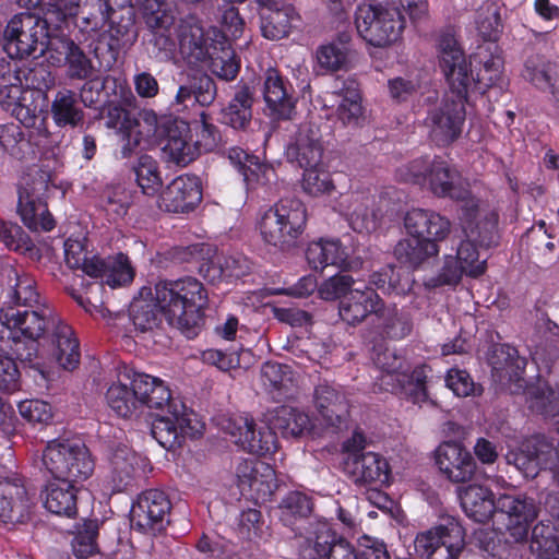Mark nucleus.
<instances>
[{
  "label": "nucleus",
  "mask_w": 559,
  "mask_h": 559,
  "mask_svg": "<svg viewBox=\"0 0 559 559\" xmlns=\"http://www.w3.org/2000/svg\"><path fill=\"white\" fill-rule=\"evenodd\" d=\"M0 322L9 330L10 349L22 364L31 368L39 367L38 340L51 333V342L56 345L53 356L58 364L68 370L78 366L79 342L72 337V329L62 323L49 308L1 309Z\"/></svg>",
  "instance_id": "1"
},
{
  "label": "nucleus",
  "mask_w": 559,
  "mask_h": 559,
  "mask_svg": "<svg viewBox=\"0 0 559 559\" xmlns=\"http://www.w3.org/2000/svg\"><path fill=\"white\" fill-rule=\"evenodd\" d=\"M155 300L164 310L165 322L186 337H195L204 324L209 296L203 284L192 276L177 280L158 278Z\"/></svg>",
  "instance_id": "2"
},
{
  "label": "nucleus",
  "mask_w": 559,
  "mask_h": 559,
  "mask_svg": "<svg viewBox=\"0 0 559 559\" xmlns=\"http://www.w3.org/2000/svg\"><path fill=\"white\" fill-rule=\"evenodd\" d=\"M411 238L400 240L394 248L395 258L411 267H418L439 253V241L447 238L451 223L430 210L413 209L404 217Z\"/></svg>",
  "instance_id": "3"
},
{
  "label": "nucleus",
  "mask_w": 559,
  "mask_h": 559,
  "mask_svg": "<svg viewBox=\"0 0 559 559\" xmlns=\"http://www.w3.org/2000/svg\"><path fill=\"white\" fill-rule=\"evenodd\" d=\"M307 223V211L298 199H283L266 210L259 221L262 240L282 251L294 248Z\"/></svg>",
  "instance_id": "4"
},
{
  "label": "nucleus",
  "mask_w": 559,
  "mask_h": 559,
  "mask_svg": "<svg viewBox=\"0 0 559 559\" xmlns=\"http://www.w3.org/2000/svg\"><path fill=\"white\" fill-rule=\"evenodd\" d=\"M43 464L56 480L74 485L86 480L95 467L88 448L76 439L49 441L43 453Z\"/></svg>",
  "instance_id": "5"
},
{
  "label": "nucleus",
  "mask_w": 559,
  "mask_h": 559,
  "mask_svg": "<svg viewBox=\"0 0 559 559\" xmlns=\"http://www.w3.org/2000/svg\"><path fill=\"white\" fill-rule=\"evenodd\" d=\"M358 35L370 46L385 48L395 44L405 28V19L397 8L359 4L355 12Z\"/></svg>",
  "instance_id": "6"
},
{
  "label": "nucleus",
  "mask_w": 559,
  "mask_h": 559,
  "mask_svg": "<svg viewBox=\"0 0 559 559\" xmlns=\"http://www.w3.org/2000/svg\"><path fill=\"white\" fill-rule=\"evenodd\" d=\"M66 262L70 269H81L90 277L102 278L112 288L130 284L135 275L127 254L87 257L79 242L66 243Z\"/></svg>",
  "instance_id": "7"
},
{
  "label": "nucleus",
  "mask_w": 559,
  "mask_h": 559,
  "mask_svg": "<svg viewBox=\"0 0 559 559\" xmlns=\"http://www.w3.org/2000/svg\"><path fill=\"white\" fill-rule=\"evenodd\" d=\"M48 36V20L32 13H19L4 29L3 50L11 59H23L35 55Z\"/></svg>",
  "instance_id": "8"
},
{
  "label": "nucleus",
  "mask_w": 559,
  "mask_h": 559,
  "mask_svg": "<svg viewBox=\"0 0 559 559\" xmlns=\"http://www.w3.org/2000/svg\"><path fill=\"white\" fill-rule=\"evenodd\" d=\"M461 506L465 514L475 522L485 523L493 513L532 515L531 504L520 501L515 496L501 495L497 499L486 487L469 485L460 491Z\"/></svg>",
  "instance_id": "9"
},
{
  "label": "nucleus",
  "mask_w": 559,
  "mask_h": 559,
  "mask_svg": "<svg viewBox=\"0 0 559 559\" xmlns=\"http://www.w3.org/2000/svg\"><path fill=\"white\" fill-rule=\"evenodd\" d=\"M467 96L450 92L427 109L424 123L429 130L431 140L438 145H448L460 136L466 116Z\"/></svg>",
  "instance_id": "10"
},
{
  "label": "nucleus",
  "mask_w": 559,
  "mask_h": 559,
  "mask_svg": "<svg viewBox=\"0 0 559 559\" xmlns=\"http://www.w3.org/2000/svg\"><path fill=\"white\" fill-rule=\"evenodd\" d=\"M439 63L450 86L455 95H468L476 87V79L473 75L471 64L453 35L447 33L439 38Z\"/></svg>",
  "instance_id": "11"
},
{
  "label": "nucleus",
  "mask_w": 559,
  "mask_h": 559,
  "mask_svg": "<svg viewBox=\"0 0 559 559\" xmlns=\"http://www.w3.org/2000/svg\"><path fill=\"white\" fill-rule=\"evenodd\" d=\"M419 162L412 164V173L418 180L419 177L428 179L430 190L440 198H450L461 205L472 199L474 195L469 190V185L464 180L461 174L444 160H433L424 171L417 169Z\"/></svg>",
  "instance_id": "12"
},
{
  "label": "nucleus",
  "mask_w": 559,
  "mask_h": 559,
  "mask_svg": "<svg viewBox=\"0 0 559 559\" xmlns=\"http://www.w3.org/2000/svg\"><path fill=\"white\" fill-rule=\"evenodd\" d=\"M152 421V436L166 450L180 448L186 436L193 437L198 430L192 425L191 416L182 404L169 403Z\"/></svg>",
  "instance_id": "13"
},
{
  "label": "nucleus",
  "mask_w": 559,
  "mask_h": 559,
  "mask_svg": "<svg viewBox=\"0 0 559 559\" xmlns=\"http://www.w3.org/2000/svg\"><path fill=\"white\" fill-rule=\"evenodd\" d=\"M171 509L167 495L158 489L142 492L130 511L131 524L142 533L156 535L163 532L169 523L168 514Z\"/></svg>",
  "instance_id": "14"
},
{
  "label": "nucleus",
  "mask_w": 559,
  "mask_h": 559,
  "mask_svg": "<svg viewBox=\"0 0 559 559\" xmlns=\"http://www.w3.org/2000/svg\"><path fill=\"white\" fill-rule=\"evenodd\" d=\"M460 221L464 237L489 249L499 243L498 214L493 211L479 212V202L473 197L460 207Z\"/></svg>",
  "instance_id": "15"
},
{
  "label": "nucleus",
  "mask_w": 559,
  "mask_h": 559,
  "mask_svg": "<svg viewBox=\"0 0 559 559\" xmlns=\"http://www.w3.org/2000/svg\"><path fill=\"white\" fill-rule=\"evenodd\" d=\"M292 545L299 559H328L336 543L345 539L332 531L325 522L309 521L307 526L297 528Z\"/></svg>",
  "instance_id": "16"
},
{
  "label": "nucleus",
  "mask_w": 559,
  "mask_h": 559,
  "mask_svg": "<svg viewBox=\"0 0 559 559\" xmlns=\"http://www.w3.org/2000/svg\"><path fill=\"white\" fill-rule=\"evenodd\" d=\"M324 146L320 127L311 121L299 124L285 151L289 163H296L300 168L318 167L322 165Z\"/></svg>",
  "instance_id": "17"
},
{
  "label": "nucleus",
  "mask_w": 559,
  "mask_h": 559,
  "mask_svg": "<svg viewBox=\"0 0 559 559\" xmlns=\"http://www.w3.org/2000/svg\"><path fill=\"white\" fill-rule=\"evenodd\" d=\"M435 459L439 471L453 484L477 479V463L472 453L459 442L441 443L435 452Z\"/></svg>",
  "instance_id": "18"
},
{
  "label": "nucleus",
  "mask_w": 559,
  "mask_h": 559,
  "mask_svg": "<svg viewBox=\"0 0 559 559\" xmlns=\"http://www.w3.org/2000/svg\"><path fill=\"white\" fill-rule=\"evenodd\" d=\"M227 430L236 444L257 455L274 453L277 450V437L267 421L258 427L252 418L239 416L229 420Z\"/></svg>",
  "instance_id": "19"
},
{
  "label": "nucleus",
  "mask_w": 559,
  "mask_h": 559,
  "mask_svg": "<svg viewBox=\"0 0 559 559\" xmlns=\"http://www.w3.org/2000/svg\"><path fill=\"white\" fill-rule=\"evenodd\" d=\"M262 94L272 119L293 120L295 118L297 98L292 85L278 70L269 68L264 72Z\"/></svg>",
  "instance_id": "20"
},
{
  "label": "nucleus",
  "mask_w": 559,
  "mask_h": 559,
  "mask_svg": "<svg viewBox=\"0 0 559 559\" xmlns=\"http://www.w3.org/2000/svg\"><path fill=\"white\" fill-rule=\"evenodd\" d=\"M492 377L502 385H508L513 394H519L525 389L523 373L526 359L519 356V352L507 344L492 346L489 358Z\"/></svg>",
  "instance_id": "21"
},
{
  "label": "nucleus",
  "mask_w": 559,
  "mask_h": 559,
  "mask_svg": "<svg viewBox=\"0 0 559 559\" xmlns=\"http://www.w3.org/2000/svg\"><path fill=\"white\" fill-rule=\"evenodd\" d=\"M106 67L111 68L121 51L130 49L138 39L139 33L135 26V14L131 8L114 10L109 13Z\"/></svg>",
  "instance_id": "22"
},
{
  "label": "nucleus",
  "mask_w": 559,
  "mask_h": 559,
  "mask_svg": "<svg viewBox=\"0 0 559 559\" xmlns=\"http://www.w3.org/2000/svg\"><path fill=\"white\" fill-rule=\"evenodd\" d=\"M201 201L202 187L194 175L176 177L160 194V206L171 213L192 212Z\"/></svg>",
  "instance_id": "23"
},
{
  "label": "nucleus",
  "mask_w": 559,
  "mask_h": 559,
  "mask_svg": "<svg viewBox=\"0 0 559 559\" xmlns=\"http://www.w3.org/2000/svg\"><path fill=\"white\" fill-rule=\"evenodd\" d=\"M345 474L359 486H382L390 481L391 469L388 461L381 454L367 452L359 459L343 460Z\"/></svg>",
  "instance_id": "24"
},
{
  "label": "nucleus",
  "mask_w": 559,
  "mask_h": 559,
  "mask_svg": "<svg viewBox=\"0 0 559 559\" xmlns=\"http://www.w3.org/2000/svg\"><path fill=\"white\" fill-rule=\"evenodd\" d=\"M313 406L326 426L340 428L349 415V404L344 392L328 381L313 390Z\"/></svg>",
  "instance_id": "25"
},
{
  "label": "nucleus",
  "mask_w": 559,
  "mask_h": 559,
  "mask_svg": "<svg viewBox=\"0 0 559 559\" xmlns=\"http://www.w3.org/2000/svg\"><path fill=\"white\" fill-rule=\"evenodd\" d=\"M238 487L249 490L255 499L267 500L276 488L274 469L265 463L243 460L236 468Z\"/></svg>",
  "instance_id": "26"
},
{
  "label": "nucleus",
  "mask_w": 559,
  "mask_h": 559,
  "mask_svg": "<svg viewBox=\"0 0 559 559\" xmlns=\"http://www.w3.org/2000/svg\"><path fill=\"white\" fill-rule=\"evenodd\" d=\"M309 265L318 271L329 265L344 271L358 270L362 265L360 258H349L338 240H319L311 242L306 250Z\"/></svg>",
  "instance_id": "27"
},
{
  "label": "nucleus",
  "mask_w": 559,
  "mask_h": 559,
  "mask_svg": "<svg viewBox=\"0 0 559 559\" xmlns=\"http://www.w3.org/2000/svg\"><path fill=\"white\" fill-rule=\"evenodd\" d=\"M217 96V86L212 76L204 72L192 71L181 74V80L173 105L188 107V102H195L202 107L212 105Z\"/></svg>",
  "instance_id": "28"
},
{
  "label": "nucleus",
  "mask_w": 559,
  "mask_h": 559,
  "mask_svg": "<svg viewBox=\"0 0 559 559\" xmlns=\"http://www.w3.org/2000/svg\"><path fill=\"white\" fill-rule=\"evenodd\" d=\"M261 8V33L270 40H280L290 33L292 24L298 14L289 4H281L277 0H257Z\"/></svg>",
  "instance_id": "29"
},
{
  "label": "nucleus",
  "mask_w": 559,
  "mask_h": 559,
  "mask_svg": "<svg viewBox=\"0 0 559 559\" xmlns=\"http://www.w3.org/2000/svg\"><path fill=\"white\" fill-rule=\"evenodd\" d=\"M374 333L382 340L400 341L411 335L414 323L412 314L399 308L395 304H385L378 307L376 317L372 319Z\"/></svg>",
  "instance_id": "30"
},
{
  "label": "nucleus",
  "mask_w": 559,
  "mask_h": 559,
  "mask_svg": "<svg viewBox=\"0 0 559 559\" xmlns=\"http://www.w3.org/2000/svg\"><path fill=\"white\" fill-rule=\"evenodd\" d=\"M382 305V298L371 287L365 289L355 288L341 300L338 313L343 321L350 325L364 322L370 314H377L378 307Z\"/></svg>",
  "instance_id": "31"
},
{
  "label": "nucleus",
  "mask_w": 559,
  "mask_h": 559,
  "mask_svg": "<svg viewBox=\"0 0 559 559\" xmlns=\"http://www.w3.org/2000/svg\"><path fill=\"white\" fill-rule=\"evenodd\" d=\"M130 317L135 329L142 333L153 332L163 326L164 310L155 300V292L152 287L143 286L139 290V296L131 302Z\"/></svg>",
  "instance_id": "32"
},
{
  "label": "nucleus",
  "mask_w": 559,
  "mask_h": 559,
  "mask_svg": "<svg viewBox=\"0 0 559 559\" xmlns=\"http://www.w3.org/2000/svg\"><path fill=\"white\" fill-rule=\"evenodd\" d=\"M255 102V88L240 81L228 105L222 109V123L235 129L247 130L252 120V107Z\"/></svg>",
  "instance_id": "33"
},
{
  "label": "nucleus",
  "mask_w": 559,
  "mask_h": 559,
  "mask_svg": "<svg viewBox=\"0 0 559 559\" xmlns=\"http://www.w3.org/2000/svg\"><path fill=\"white\" fill-rule=\"evenodd\" d=\"M17 213L24 225L33 231H50L55 227L47 204L28 186L19 188Z\"/></svg>",
  "instance_id": "34"
},
{
  "label": "nucleus",
  "mask_w": 559,
  "mask_h": 559,
  "mask_svg": "<svg viewBox=\"0 0 559 559\" xmlns=\"http://www.w3.org/2000/svg\"><path fill=\"white\" fill-rule=\"evenodd\" d=\"M130 379V377H128ZM138 400H140V408L146 406L164 411V407L171 400L169 389L158 378L152 377L146 373L134 372L131 378Z\"/></svg>",
  "instance_id": "35"
},
{
  "label": "nucleus",
  "mask_w": 559,
  "mask_h": 559,
  "mask_svg": "<svg viewBox=\"0 0 559 559\" xmlns=\"http://www.w3.org/2000/svg\"><path fill=\"white\" fill-rule=\"evenodd\" d=\"M269 423L274 431L285 438H299L312 428L311 419L307 413L292 406L276 407L269 414Z\"/></svg>",
  "instance_id": "36"
},
{
  "label": "nucleus",
  "mask_w": 559,
  "mask_h": 559,
  "mask_svg": "<svg viewBox=\"0 0 559 559\" xmlns=\"http://www.w3.org/2000/svg\"><path fill=\"white\" fill-rule=\"evenodd\" d=\"M214 34L212 51L206 58L210 61V69L217 78L233 81L239 72L240 63L226 37L216 31H214Z\"/></svg>",
  "instance_id": "37"
},
{
  "label": "nucleus",
  "mask_w": 559,
  "mask_h": 559,
  "mask_svg": "<svg viewBox=\"0 0 559 559\" xmlns=\"http://www.w3.org/2000/svg\"><path fill=\"white\" fill-rule=\"evenodd\" d=\"M3 273L11 290L10 302L16 308H33L39 298L35 289V280L23 270L14 266L4 267Z\"/></svg>",
  "instance_id": "38"
},
{
  "label": "nucleus",
  "mask_w": 559,
  "mask_h": 559,
  "mask_svg": "<svg viewBox=\"0 0 559 559\" xmlns=\"http://www.w3.org/2000/svg\"><path fill=\"white\" fill-rule=\"evenodd\" d=\"M45 508L57 515L73 516L76 514V487L74 484L50 483L45 491Z\"/></svg>",
  "instance_id": "39"
},
{
  "label": "nucleus",
  "mask_w": 559,
  "mask_h": 559,
  "mask_svg": "<svg viewBox=\"0 0 559 559\" xmlns=\"http://www.w3.org/2000/svg\"><path fill=\"white\" fill-rule=\"evenodd\" d=\"M27 491L17 479L0 480V520L12 521L14 514L22 515L28 507Z\"/></svg>",
  "instance_id": "40"
},
{
  "label": "nucleus",
  "mask_w": 559,
  "mask_h": 559,
  "mask_svg": "<svg viewBox=\"0 0 559 559\" xmlns=\"http://www.w3.org/2000/svg\"><path fill=\"white\" fill-rule=\"evenodd\" d=\"M522 75L537 88L549 92L555 99H559V74L550 63L539 57H531L525 62Z\"/></svg>",
  "instance_id": "41"
},
{
  "label": "nucleus",
  "mask_w": 559,
  "mask_h": 559,
  "mask_svg": "<svg viewBox=\"0 0 559 559\" xmlns=\"http://www.w3.org/2000/svg\"><path fill=\"white\" fill-rule=\"evenodd\" d=\"M189 26L182 24L179 32V44L182 53L193 61H204L212 51V41L205 36L203 27L194 19Z\"/></svg>",
  "instance_id": "42"
},
{
  "label": "nucleus",
  "mask_w": 559,
  "mask_h": 559,
  "mask_svg": "<svg viewBox=\"0 0 559 559\" xmlns=\"http://www.w3.org/2000/svg\"><path fill=\"white\" fill-rule=\"evenodd\" d=\"M51 115L58 127L76 128L84 121V111L79 107L76 95L71 90L57 93L51 103Z\"/></svg>",
  "instance_id": "43"
},
{
  "label": "nucleus",
  "mask_w": 559,
  "mask_h": 559,
  "mask_svg": "<svg viewBox=\"0 0 559 559\" xmlns=\"http://www.w3.org/2000/svg\"><path fill=\"white\" fill-rule=\"evenodd\" d=\"M525 394L528 408L546 419L555 420L558 424L559 433V390L548 385H537L528 388Z\"/></svg>",
  "instance_id": "44"
},
{
  "label": "nucleus",
  "mask_w": 559,
  "mask_h": 559,
  "mask_svg": "<svg viewBox=\"0 0 559 559\" xmlns=\"http://www.w3.org/2000/svg\"><path fill=\"white\" fill-rule=\"evenodd\" d=\"M108 406L120 417L131 418L140 412V400H138L132 382L124 383L119 380L112 383L106 392Z\"/></svg>",
  "instance_id": "45"
},
{
  "label": "nucleus",
  "mask_w": 559,
  "mask_h": 559,
  "mask_svg": "<svg viewBox=\"0 0 559 559\" xmlns=\"http://www.w3.org/2000/svg\"><path fill=\"white\" fill-rule=\"evenodd\" d=\"M131 171L135 181L146 195H154L163 187V180L157 160L147 154H141L134 162L130 163Z\"/></svg>",
  "instance_id": "46"
},
{
  "label": "nucleus",
  "mask_w": 559,
  "mask_h": 559,
  "mask_svg": "<svg viewBox=\"0 0 559 559\" xmlns=\"http://www.w3.org/2000/svg\"><path fill=\"white\" fill-rule=\"evenodd\" d=\"M530 549L539 559H555L559 557V540L556 527L550 521L542 520L533 527Z\"/></svg>",
  "instance_id": "47"
},
{
  "label": "nucleus",
  "mask_w": 559,
  "mask_h": 559,
  "mask_svg": "<svg viewBox=\"0 0 559 559\" xmlns=\"http://www.w3.org/2000/svg\"><path fill=\"white\" fill-rule=\"evenodd\" d=\"M280 519L286 525H294L297 521H312L313 500L301 491H289L280 502Z\"/></svg>",
  "instance_id": "48"
},
{
  "label": "nucleus",
  "mask_w": 559,
  "mask_h": 559,
  "mask_svg": "<svg viewBox=\"0 0 559 559\" xmlns=\"http://www.w3.org/2000/svg\"><path fill=\"white\" fill-rule=\"evenodd\" d=\"M199 272L204 278L214 282L223 277H242L248 273V266L245 261L233 257H216L215 259L201 263Z\"/></svg>",
  "instance_id": "49"
},
{
  "label": "nucleus",
  "mask_w": 559,
  "mask_h": 559,
  "mask_svg": "<svg viewBox=\"0 0 559 559\" xmlns=\"http://www.w3.org/2000/svg\"><path fill=\"white\" fill-rule=\"evenodd\" d=\"M441 559H467L465 549L464 530L457 523L439 525Z\"/></svg>",
  "instance_id": "50"
},
{
  "label": "nucleus",
  "mask_w": 559,
  "mask_h": 559,
  "mask_svg": "<svg viewBox=\"0 0 559 559\" xmlns=\"http://www.w3.org/2000/svg\"><path fill=\"white\" fill-rule=\"evenodd\" d=\"M525 442L526 452L533 454L540 471L559 466V440L555 445L551 438L545 435H535Z\"/></svg>",
  "instance_id": "51"
},
{
  "label": "nucleus",
  "mask_w": 559,
  "mask_h": 559,
  "mask_svg": "<svg viewBox=\"0 0 559 559\" xmlns=\"http://www.w3.org/2000/svg\"><path fill=\"white\" fill-rule=\"evenodd\" d=\"M0 146L17 159H26L33 153L29 139L14 122L0 124Z\"/></svg>",
  "instance_id": "52"
},
{
  "label": "nucleus",
  "mask_w": 559,
  "mask_h": 559,
  "mask_svg": "<svg viewBox=\"0 0 559 559\" xmlns=\"http://www.w3.org/2000/svg\"><path fill=\"white\" fill-rule=\"evenodd\" d=\"M15 78L21 85H25L26 88L33 90L41 96H45V93L55 85L56 80L49 67L44 63L20 69Z\"/></svg>",
  "instance_id": "53"
},
{
  "label": "nucleus",
  "mask_w": 559,
  "mask_h": 559,
  "mask_svg": "<svg viewBox=\"0 0 559 559\" xmlns=\"http://www.w3.org/2000/svg\"><path fill=\"white\" fill-rule=\"evenodd\" d=\"M98 117L105 120V126L120 133L133 131L138 126V119L121 105L108 102L99 109Z\"/></svg>",
  "instance_id": "54"
},
{
  "label": "nucleus",
  "mask_w": 559,
  "mask_h": 559,
  "mask_svg": "<svg viewBox=\"0 0 559 559\" xmlns=\"http://www.w3.org/2000/svg\"><path fill=\"white\" fill-rule=\"evenodd\" d=\"M52 26H49V36L45 39V44L39 48V55H46L47 60L55 67L64 66L68 57L78 44L69 37L52 35Z\"/></svg>",
  "instance_id": "55"
},
{
  "label": "nucleus",
  "mask_w": 559,
  "mask_h": 559,
  "mask_svg": "<svg viewBox=\"0 0 559 559\" xmlns=\"http://www.w3.org/2000/svg\"><path fill=\"white\" fill-rule=\"evenodd\" d=\"M476 25L484 40L496 41L502 33L500 10L495 3L481 7L477 12Z\"/></svg>",
  "instance_id": "56"
},
{
  "label": "nucleus",
  "mask_w": 559,
  "mask_h": 559,
  "mask_svg": "<svg viewBox=\"0 0 559 559\" xmlns=\"http://www.w3.org/2000/svg\"><path fill=\"white\" fill-rule=\"evenodd\" d=\"M0 240L13 251L28 252L31 255L38 251L21 226L3 219H0Z\"/></svg>",
  "instance_id": "57"
},
{
  "label": "nucleus",
  "mask_w": 559,
  "mask_h": 559,
  "mask_svg": "<svg viewBox=\"0 0 559 559\" xmlns=\"http://www.w3.org/2000/svg\"><path fill=\"white\" fill-rule=\"evenodd\" d=\"M145 24L152 31H168L175 23L173 13L162 0H144L142 2Z\"/></svg>",
  "instance_id": "58"
},
{
  "label": "nucleus",
  "mask_w": 559,
  "mask_h": 559,
  "mask_svg": "<svg viewBox=\"0 0 559 559\" xmlns=\"http://www.w3.org/2000/svg\"><path fill=\"white\" fill-rule=\"evenodd\" d=\"M97 535L98 523L96 521H84V523L78 527L72 539V548L79 559L87 558L98 551L96 544Z\"/></svg>",
  "instance_id": "59"
},
{
  "label": "nucleus",
  "mask_w": 559,
  "mask_h": 559,
  "mask_svg": "<svg viewBox=\"0 0 559 559\" xmlns=\"http://www.w3.org/2000/svg\"><path fill=\"white\" fill-rule=\"evenodd\" d=\"M79 12L80 4L76 0H48L43 19L48 20V26L58 29L69 19L76 17Z\"/></svg>",
  "instance_id": "60"
},
{
  "label": "nucleus",
  "mask_w": 559,
  "mask_h": 559,
  "mask_svg": "<svg viewBox=\"0 0 559 559\" xmlns=\"http://www.w3.org/2000/svg\"><path fill=\"white\" fill-rule=\"evenodd\" d=\"M241 174L248 188L254 189L258 186H267L276 178L275 169L272 165L260 162L254 156L249 163H243Z\"/></svg>",
  "instance_id": "61"
},
{
  "label": "nucleus",
  "mask_w": 559,
  "mask_h": 559,
  "mask_svg": "<svg viewBox=\"0 0 559 559\" xmlns=\"http://www.w3.org/2000/svg\"><path fill=\"white\" fill-rule=\"evenodd\" d=\"M302 189L312 197H319L330 194L335 189V186L330 173L318 166L305 169Z\"/></svg>",
  "instance_id": "62"
},
{
  "label": "nucleus",
  "mask_w": 559,
  "mask_h": 559,
  "mask_svg": "<svg viewBox=\"0 0 559 559\" xmlns=\"http://www.w3.org/2000/svg\"><path fill=\"white\" fill-rule=\"evenodd\" d=\"M478 248V243L465 238L461 241L455 258L465 270V274L474 277L481 275L486 270V261L479 260Z\"/></svg>",
  "instance_id": "63"
},
{
  "label": "nucleus",
  "mask_w": 559,
  "mask_h": 559,
  "mask_svg": "<svg viewBox=\"0 0 559 559\" xmlns=\"http://www.w3.org/2000/svg\"><path fill=\"white\" fill-rule=\"evenodd\" d=\"M355 281L348 274H336L323 281L319 286V295L324 300L344 299L353 288Z\"/></svg>",
  "instance_id": "64"
}]
</instances>
